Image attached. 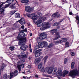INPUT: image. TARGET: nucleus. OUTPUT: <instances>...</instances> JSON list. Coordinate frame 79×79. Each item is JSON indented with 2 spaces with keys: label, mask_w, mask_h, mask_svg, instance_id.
I'll list each match as a JSON object with an SVG mask.
<instances>
[{
  "label": "nucleus",
  "mask_w": 79,
  "mask_h": 79,
  "mask_svg": "<svg viewBox=\"0 0 79 79\" xmlns=\"http://www.w3.org/2000/svg\"><path fill=\"white\" fill-rule=\"evenodd\" d=\"M39 21H38L35 23V24H36L37 27H40V26H42V27L40 28L41 31H43L45 30L47 28H49L50 26H49V23H47L45 24V23H42V19L43 21H45L46 19V17L42 18V15L41 12H39ZM41 23V25L40 24Z\"/></svg>",
  "instance_id": "1"
},
{
  "label": "nucleus",
  "mask_w": 79,
  "mask_h": 79,
  "mask_svg": "<svg viewBox=\"0 0 79 79\" xmlns=\"http://www.w3.org/2000/svg\"><path fill=\"white\" fill-rule=\"evenodd\" d=\"M19 37H17V39H19V40H20V42L19 43L20 45H24V42L26 43L27 41L26 37H24L26 36V35L24 32H20L19 33Z\"/></svg>",
  "instance_id": "2"
},
{
  "label": "nucleus",
  "mask_w": 79,
  "mask_h": 79,
  "mask_svg": "<svg viewBox=\"0 0 79 79\" xmlns=\"http://www.w3.org/2000/svg\"><path fill=\"white\" fill-rule=\"evenodd\" d=\"M57 69L56 67H50L48 68L47 67L44 69V72L47 73V72L48 74H55L56 73V71Z\"/></svg>",
  "instance_id": "3"
},
{
  "label": "nucleus",
  "mask_w": 79,
  "mask_h": 79,
  "mask_svg": "<svg viewBox=\"0 0 79 79\" xmlns=\"http://www.w3.org/2000/svg\"><path fill=\"white\" fill-rule=\"evenodd\" d=\"M3 3L2 4L0 5V12H1L0 13V16L1 18H3V16L5 15V14L4 12V11H5V9L6 8H8V7L9 6V5H10L9 4H6L4 7L1 8V7L3 6Z\"/></svg>",
  "instance_id": "4"
},
{
  "label": "nucleus",
  "mask_w": 79,
  "mask_h": 79,
  "mask_svg": "<svg viewBox=\"0 0 79 79\" xmlns=\"http://www.w3.org/2000/svg\"><path fill=\"white\" fill-rule=\"evenodd\" d=\"M47 42L45 41L43 42H39L38 43V45L40 48H43L44 47H46L47 46Z\"/></svg>",
  "instance_id": "5"
},
{
  "label": "nucleus",
  "mask_w": 79,
  "mask_h": 79,
  "mask_svg": "<svg viewBox=\"0 0 79 79\" xmlns=\"http://www.w3.org/2000/svg\"><path fill=\"white\" fill-rule=\"evenodd\" d=\"M47 37V34L45 32H43L40 34L39 39H40V40H42L46 39Z\"/></svg>",
  "instance_id": "6"
},
{
  "label": "nucleus",
  "mask_w": 79,
  "mask_h": 79,
  "mask_svg": "<svg viewBox=\"0 0 79 79\" xmlns=\"http://www.w3.org/2000/svg\"><path fill=\"white\" fill-rule=\"evenodd\" d=\"M17 73H18V71L16 70H14V72L10 73V77L9 79H11V78H12L13 76H14L15 77V76H16L18 75Z\"/></svg>",
  "instance_id": "7"
},
{
  "label": "nucleus",
  "mask_w": 79,
  "mask_h": 79,
  "mask_svg": "<svg viewBox=\"0 0 79 79\" xmlns=\"http://www.w3.org/2000/svg\"><path fill=\"white\" fill-rule=\"evenodd\" d=\"M38 16V17L37 18V15H35L34 16H33L32 17V19L33 20V23H35V22H36V21H37L36 22H37V21H39V13Z\"/></svg>",
  "instance_id": "8"
},
{
  "label": "nucleus",
  "mask_w": 79,
  "mask_h": 79,
  "mask_svg": "<svg viewBox=\"0 0 79 79\" xmlns=\"http://www.w3.org/2000/svg\"><path fill=\"white\" fill-rule=\"evenodd\" d=\"M25 10V11L28 13H31L32 12V8L29 6H26Z\"/></svg>",
  "instance_id": "9"
},
{
  "label": "nucleus",
  "mask_w": 79,
  "mask_h": 79,
  "mask_svg": "<svg viewBox=\"0 0 79 79\" xmlns=\"http://www.w3.org/2000/svg\"><path fill=\"white\" fill-rule=\"evenodd\" d=\"M56 74L57 76H61L62 74V71H61V69L59 68L58 71L56 73Z\"/></svg>",
  "instance_id": "10"
},
{
  "label": "nucleus",
  "mask_w": 79,
  "mask_h": 79,
  "mask_svg": "<svg viewBox=\"0 0 79 79\" xmlns=\"http://www.w3.org/2000/svg\"><path fill=\"white\" fill-rule=\"evenodd\" d=\"M62 40H59L55 42V44H60V43H63V42H66L67 41V39L65 38H63L62 39Z\"/></svg>",
  "instance_id": "11"
},
{
  "label": "nucleus",
  "mask_w": 79,
  "mask_h": 79,
  "mask_svg": "<svg viewBox=\"0 0 79 79\" xmlns=\"http://www.w3.org/2000/svg\"><path fill=\"white\" fill-rule=\"evenodd\" d=\"M28 48V46L27 45H25V44H24V45H22V46L20 47V49L22 50H23V51H26Z\"/></svg>",
  "instance_id": "12"
},
{
  "label": "nucleus",
  "mask_w": 79,
  "mask_h": 79,
  "mask_svg": "<svg viewBox=\"0 0 79 79\" xmlns=\"http://www.w3.org/2000/svg\"><path fill=\"white\" fill-rule=\"evenodd\" d=\"M19 23L20 24H24L26 23V21L24 20V19L22 18L19 20Z\"/></svg>",
  "instance_id": "13"
},
{
  "label": "nucleus",
  "mask_w": 79,
  "mask_h": 79,
  "mask_svg": "<svg viewBox=\"0 0 79 79\" xmlns=\"http://www.w3.org/2000/svg\"><path fill=\"white\" fill-rule=\"evenodd\" d=\"M52 17H54L55 18H59L60 17V15L58 14V12H56L53 14L52 15Z\"/></svg>",
  "instance_id": "14"
},
{
  "label": "nucleus",
  "mask_w": 79,
  "mask_h": 79,
  "mask_svg": "<svg viewBox=\"0 0 79 79\" xmlns=\"http://www.w3.org/2000/svg\"><path fill=\"white\" fill-rule=\"evenodd\" d=\"M19 59H21V58H27V56L26 54H24L19 56Z\"/></svg>",
  "instance_id": "15"
},
{
  "label": "nucleus",
  "mask_w": 79,
  "mask_h": 79,
  "mask_svg": "<svg viewBox=\"0 0 79 79\" xmlns=\"http://www.w3.org/2000/svg\"><path fill=\"white\" fill-rule=\"evenodd\" d=\"M9 77H10V76L7 74H4L3 75V78L5 79H8Z\"/></svg>",
  "instance_id": "16"
},
{
  "label": "nucleus",
  "mask_w": 79,
  "mask_h": 79,
  "mask_svg": "<svg viewBox=\"0 0 79 79\" xmlns=\"http://www.w3.org/2000/svg\"><path fill=\"white\" fill-rule=\"evenodd\" d=\"M13 2H14V0H7L5 3H8V4H11Z\"/></svg>",
  "instance_id": "17"
},
{
  "label": "nucleus",
  "mask_w": 79,
  "mask_h": 79,
  "mask_svg": "<svg viewBox=\"0 0 79 79\" xmlns=\"http://www.w3.org/2000/svg\"><path fill=\"white\" fill-rule=\"evenodd\" d=\"M15 18H21V15L19 13H16L15 14Z\"/></svg>",
  "instance_id": "18"
},
{
  "label": "nucleus",
  "mask_w": 79,
  "mask_h": 79,
  "mask_svg": "<svg viewBox=\"0 0 79 79\" xmlns=\"http://www.w3.org/2000/svg\"><path fill=\"white\" fill-rule=\"evenodd\" d=\"M41 54H42V52H40L39 53L36 52L35 55V57L36 58H37V57H38V56H39L41 55Z\"/></svg>",
  "instance_id": "19"
},
{
  "label": "nucleus",
  "mask_w": 79,
  "mask_h": 79,
  "mask_svg": "<svg viewBox=\"0 0 79 79\" xmlns=\"http://www.w3.org/2000/svg\"><path fill=\"white\" fill-rule=\"evenodd\" d=\"M15 5H16V3H14L10 7V8H11L12 9H14V8H16V6H15Z\"/></svg>",
  "instance_id": "20"
},
{
  "label": "nucleus",
  "mask_w": 79,
  "mask_h": 79,
  "mask_svg": "<svg viewBox=\"0 0 79 79\" xmlns=\"http://www.w3.org/2000/svg\"><path fill=\"white\" fill-rule=\"evenodd\" d=\"M42 65H43V63H41L38 65V68L39 69H40L42 67Z\"/></svg>",
  "instance_id": "21"
},
{
  "label": "nucleus",
  "mask_w": 79,
  "mask_h": 79,
  "mask_svg": "<svg viewBox=\"0 0 79 79\" xmlns=\"http://www.w3.org/2000/svg\"><path fill=\"white\" fill-rule=\"evenodd\" d=\"M40 60L39 58H38L37 59H35V64H37V63H39V62H40Z\"/></svg>",
  "instance_id": "22"
},
{
  "label": "nucleus",
  "mask_w": 79,
  "mask_h": 79,
  "mask_svg": "<svg viewBox=\"0 0 79 79\" xmlns=\"http://www.w3.org/2000/svg\"><path fill=\"white\" fill-rule=\"evenodd\" d=\"M68 71H67L66 70H65L63 72V77H64V76H65V75H66V74H68Z\"/></svg>",
  "instance_id": "23"
},
{
  "label": "nucleus",
  "mask_w": 79,
  "mask_h": 79,
  "mask_svg": "<svg viewBox=\"0 0 79 79\" xmlns=\"http://www.w3.org/2000/svg\"><path fill=\"white\" fill-rule=\"evenodd\" d=\"M57 31H58V30L56 29H54V30L51 31V32H52V34H53L54 32H56Z\"/></svg>",
  "instance_id": "24"
},
{
  "label": "nucleus",
  "mask_w": 79,
  "mask_h": 79,
  "mask_svg": "<svg viewBox=\"0 0 79 79\" xmlns=\"http://www.w3.org/2000/svg\"><path fill=\"white\" fill-rule=\"evenodd\" d=\"M5 66H6V65L4 63L2 64L1 67V70L2 71H3V69H4V67H5Z\"/></svg>",
  "instance_id": "25"
},
{
  "label": "nucleus",
  "mask_w": 79,
  "mask_h": 79,
  "mask_svg": "<svg viewBox=\"0 0 79 79\" xmlns=\"http://www.w3.org/2000/svg\"><path fill=\"white\" fill-rule=\"evenodd\" d=\"M54 46V44L53 43H51L49 45H48V48H51V47H53Z\"/></svg>",
  "instance_id": "26"
},
{
  "label": "nucleus",
  "mask_w": 79,
  "mask_h": 79,
  "mask_svg": "<svg viewBox=\"0 0 79 79\" xmlns=\"http://www.w3.org/2000/svg\"><path fill=\"white\" fill-rule=\"evenodd\" d=\"M27 16L28 17V18H31V17H32L33 16V15L32 14H26Z\"/></svg>",
  "instance_id": "27"
},
{
  "label": "nucleus",
  "mask_w": 79,
  "mask_h": 79,
  "mask_svg": "<svg viewBox=\"0 0 79 79\" xmlns=\"http://www.w3.org/2000/svg\"><path fill=\"white\" fill-rule=\"evenodd\" d=\"M75 64V63L74 62H73L71 64V68L72 69H73V68H74V66Z\"/></svg>",
  "instance_id": "28"
},
{
  "label": "nucleus",
  "mask_w": 79,
  "mask_h": 79,
  "mask_svg": "<svg viewBox=\"0 0 79 79\" xmlns=\"http://www.w3.org/2000/svg\"><path fill=\"white\" fill-rule=\"evenodd\" d=\"M65 46L66 47H68L69 46V42H67L65 43Z\"/></svg>",
  "instance_id": "29"
},
{
  "label": "nucleus",
  "mask_w": 79,
  "mask_h": 79,
  "mask_svg": "<svg viewBox=\"0 0 79 79\" xmlns=\"http://www.w3.org/2000/svg\"><path fill=\"white\" fill-rule=\"evenodd\" d=\"M60 38H61V36L59 35L58 36H57V37H56L53 40H57V39H60Z\"/></svg>",
  "instance_id": "30"
},
{
  "label": "nucleus",
  "mask_w": 79,
  "mask_h": 79,
  "mask_svg": "<svg viewBox=\"0 0 79 79\" xmlns=\"http://www.w3.org/2000/svg\"><path fill=\"white\" fill-rule=\"evenodd\" d=\"M76 19H77V20H78V22H77V24H79V16H76L75 17Z\"/></svg>",
  "instance_id": "31"
},
{
  "label": "nucleus",
  "mask_w": 79,
  "mask_h": 79,
  "mask_svg": "<svg viewBox=\"0 0 79 79\" xmlns=\"http://www.w3.org/2000/svg\"><path fill=\"white\" fill-rule=\"evenodd\" d=\"M47 58H48V56H46L44 59V63H45V62L47 61Z\"/></svg>",
  "instance_id": "32"
},
{
  "label": "nucleus",
  "mask_w": 79,
  "mask_h": 79,
  "mask_svg": "<svg viewBox=\"0 0 79 79\" xmlns=\"http://www.w3.org/2000/svg\"><path fill=\"white\" fill-rule=\"evenodd\" d=\"M10 49L11 51H13V50L15 49V47L13 46L10 47Z\"/></svg>",
  "instance_id": "33"
},
{
  "label": "nucleus",
  "mask_w": 79,
  "mask_h": 79,
  "mask_svg": "<svg viewBox=\"0 0 79 79\" xmlns=\"http://www.w3.org/2000/svg\"><path fill=\"white\" fill-rule=\"evenodd\" d=\"M14 27H16L17 28H18L20 27V26L18 24L17 25L16 24H15V25H14Z\"/></svg>",
  "instance_id": "34"
},
{
  "label": "nucleus",
  "mask_w": 79,
  "mask_h": 79,
  "mask_svg": "<svg viewBox=\"0 0 79 79\" xmlns=\"http://www.w3.org/2000/svg\"><path fill=\"white\" fill-rule=\"evenodd\" d=\"M17 67L19 71H21V65H18Z\"/></svg>",
  "instance_id": "35"
},
{
  "label": "nucleus",
  "mask_w": 79,
  "mask_h": 79,
  "mask_svg": "<svg viewBox=\"0 0 79 79\" xmlns=\"http://www.w3.org/2000/svg\"><path fill=\"white\" fill-rule=\"evenodd\" d=\"M39 48H40V47H39V45H38V46H36L35 47V50H37V49H39Z\"/></svg>",
  "instance_id": "36"
},
{
  "label": "nucleus",
  "mask_w": 79,
  "mask_h": 79,
  "mask_svg": "<svg viewBox=\"0 0 79 79\" xmlns=\"http://www.w3.org/2000/svg\"><path fill=\"white\" fill-rule=\"evenodd\" d=\"M58 25H59V23H55L54 24H53V26H58Z\"/></svg>",
  "instance_id": "37"
},
{
  "label": "nucleus",
  "mask_w": 79,
  "mask_h": 79,
  "mask_svg": "<svg viewBox=\"0 0 79 79\" xmlns=\"http://www.w3.org/2000/svg\"><path fill=\"white\" fill-rule=\"evenodd\" d=\"M42 49H39L36 51V53H40V52L42 51Z\"/></svg>",
  "instance_id": "38"
},
{
  "label": "nucleus",
  "mask_w": 79,
  "mask_h": 79,
  "mask_svg": "<svg viewBox=\"0 0 79 79\" xmlns=\"http://www.w3.org/2000/svg\"><path fill=\"white\" fill-rule=\"evenodd\" d=\"M15 12H16V11H15V10L11 11V13L12 14L11 15H13V14H14V13H15Z\"/></svg>",
  "instance_id": "39"
},
{
  "label": "nucleus",
  "mask_w": 79,
  "mask_h": 79,
  "mask_svg": "<svg viewBox=\"0 0 79 79\" xmlns=\"http://www.w3.org/2000/svg\"><path fill=\"white\" fill-rule=\"evenodd\" d=\"M67 61H68V59H67V58L65 59L64 60V64H66V62H67Z\"/></svg>",
  "instance_id": "40"
},
{
  "label": "nucleus",
  "mask_w": 79,
  "mask_h": 79,
  "mask_svg": "<svg viewBox=\"0 0 79 79\" xmlns=\"http://www.w3.org/2000/svg\"><path fill=\"white\" fill-rule=\"evenodd\" d=\"M41 72H45V69H44V68H42L41 69Z\"/></svg>",
  "instance_id": "41"
},
{
  "label": "nucleus",
  "mask_w": 79,
  "mask_h": 79,
  "mask_svg": "<svg viewBox=\"0 0 79 79\" xmlns=\"http://www.w3.org/2000/svg\"><path fill=\"white\" fill-rule=\"evenodd\" d=\"M42 58H43V56H40L38 58L40 61L41 60H42Z\"/></svg>",
  "instance_id": "42"
},
{
  "label": "nucleus",
  "mask_w": 79,
  "mask_h": 79,
  "mask_svg": "<svg viewBox=\"0 0 79 79\" xmlns=\"http://www.w3.org/2000/svg\"><path fill=\"white\" fill-rule=\"evenodd\" d=\"M29 2V1L28 0H25V3H26Z\"/></svg>",
  "instance_id": "43"
},
{
  "label": "nucleus",
  "mask_w": 79,
  "mask_h": 79,
  "mask_svg": "<svg viewBox=\"0 0 79 79\" xmlns=\"http://www.w3.org/2000/svg\"><path fill=\"white\" fill-rule=\"evenodd\" d=\"M20 60H21V61H25V59H23L22 58V57H20Z\"/></svg>",
  "instance_id": "44"
},
{
  "label": "nucleus",
  "mask_w": 79,
  "mask_h": 79,
  "mask_svg": "<svg viewBox=\"0 0 79 79\" xmlns=\"http://www.w3.org/2000/svg\"><path fill=\"white\" fill-rule=\"evenodd\" d=\"M71 54L72 56H74V53L73 52H71Z\"/></svg>",
  "instance_id": "45"
},
{
  "label": "nucleus",
  "mask_w": 79,
  "mask_h": 79,
  "mask_svg": "<svg viewBox=\"0 0 79 79\" xmlns=\"http://www.w3.org/2000/svg\"><path fill=\"white\" fill-rule=\"evenodd\" d=\"M21 2L23 3H25V0H22L21 1Z\"/></svg>",
  "instance_id": "46"
},
{
  "label": "nucleus",
  "mask_w": 79,
  "mask_h": 79,
  "mask_svg": "<svg viewBox=\"0 0 79 79\" xmlns=\"http://www.w3.org/2000/svg\"><path fill=\"white\" fill-rule=\"evenodd\" d=\"M59 34H60V33L59 32H58L56 33V35H59Z\"/></svg>",
  "instance_id": "47"
},
{
  "label": "nucleus",
  "mask_w": 79,
  "mask_h": 79,
  "mask_svg": "<svg viewBox=\"0 0 79 79\" xmlns=\"http://www.w3.org/2000/svg\"><path fill=\"white\" fill-rule=\"evenodd\" d=\"M21 28L22 29H24V26L23 25L21 27Z\"/></svg>",
  "instance_id": "48"
},
{
  "label": "nucleus",
  "mask_w": 79,
  "mask_h": 79,
  "mask_svg": "<svg viewBox=\"0 0 79 79\" xmlns=\"http://www.w3.org/2000/svg\"><path fill=\"white\" fill-rule=\"evenodd\" d=\"M28 68H29V69H30V68H31V66L30 65H29L28 66Z\"/></svg>",
  "instance_id": "49"
},
{
  "label": "nucleus",
  "mask_w": 79,
  "mask_h": 79,
  "mask_svg": "<svg viewBox=\"0 0 79 79\" xmlns=\"http://www.w3.org/2000/svg\"><path fill=\"white\" fill-rule=\"evenodd\" d=\"M25 53V52H21V54L22 55H23V54H24Z\"/></svg>",
  "instance_id": "50"
},
{
  "label": "nucleus",
  "mask_w": 79,
  "mask_h": 79,
  "mask_svg": "<svg viewBox=\"0 0 79 79\" xmlns=\"http://www.w3.org/2000/svg\"><path fill=\"white\" fill-rule=\"evenodd\" d=\"M69 15H73V13H72L71 12H69Z\"/></svg>",
  "instance_id": "51"
},
{
  "label": "nucleus",
  "mask_w": 79,
  "mask_h": 79,
  "mask_svg": "<svg viewBox=\"0 0 79 79\" xmlns=\"http://www.w3.org/2000/svg\"><path fill=\"white\" fill-rule=\"evenodd\" d=\"M30 52H32V49L31 48H30Z\"/></svg>",
  "instance_id": "52"
},
{
  "label": "nucleus",
  "mask_w": 79,
  "mask_h": 79,
  "mask_svg": "<svg viewBox=\"0 0 79 79\" xmlns=\"http://www.w3.org/2000/svg\"><path fill=\"white\" fill-rule=\"evenodd\" d=\"M57 28H58V29H60V26H57Z\"/></svg>",
  "instance_id": "53"
},
{
  "label": "nucleus",
  "mask_w": 79,
  "mask_h": 79,
  "mask_svg": "<svg viewBox=\"0 0 79 79\" xmlns=\"http://www.w3.org/2000/svg\"><path fill=\"white\" fill-rule=\"evenodd\" d=\"M35 77H38V75H35Z\"/></svg>",
  "instance_id": "54"
},
{
  "label": "nucleus",
  "mask_w": 79,
  "mask_h": 79,
  "mask_svg": "<svg viewBox=\"0 0 79 79\" xmlns=\"http://www.w3.org/2000/svg\"><path fill=\"white\" fill-rule=\"evenodd\" d=\"M29 48H31V45L30 44L29 45Z\"/></svg>",
  "instance_id": "55"
},
{
  "label": "nucleus",
  "mask_w": 79,
  "mask_h": 79,
  "mask_svg": "<svg viewBox=\"0 0 79 79\" xmlns=\"http://www.w3.org/2000/svg\"><path fill=\"white\" fill-rule=\"evenodd\" d=\"M18 63H19L18 64H20V61H18Z\"/></svg>",
  "instance_id": "56"
},
{
  "label": "nucleus",
  "mask_w": 79,
  "mask_h": 79,
  "mask_svg": "<svg viewBox=\"0 0 79 79\" xmlns=\"http://www.w3.org/2000/svg\"><path fill=\"white\" fill-rule=\"evenodd\" d=\"M30 35L31 36H32V33H30Z\"/></svg>",
  "instance_id": "57"
},
{
  "label": "nucleus",
  "mask_w": 79,
  "mask_h": 79,
  "mask_svg": "<svg viewBox=\"0 0 79 79\" xmlns=\"http://www.w3.org/2000/svg\"><path fill=\"white\" fill-rule=\"evenodd\" d=\"M23 78L24 79H26V77H24V76L23 77Z\"/></svg>",
  "instance_id": "58"
},
{
  "label": "nucleus",
  "mask_w": 79,
  "mask_h": 79,
  "mask_svg": "<svg viewBox=\"0 0 79 79\" xmlns=\"http://www.w3.org/2000/svg\"><path fill=\"white\" fill-rule=\"evenodd\" d=\"M23 15H24V16H26V14H23Z\"/></svg>",
  "instance_id": "59"
},
{
  "label": "nucleus",
  "mask_w": 79,
  "mask_h": 79,
  "mask_svg": "<svg viewBox=\"0 0 79 79\" xmlns=\"http://www.w3.org/2000/svg\"><path fill=\"white\" fill-rule=\"evenodd\" d=\"M12 29L13 30H14V29H15V28H12Z\"/></svg>",
  "instance_id": "60"
},
{
  "label": "nucleus",
  "mask_w": 79,
  "mask_h": 79,
  "mask_svg": "<svg viewBox=\"0 0 79 79\" xmlns=\"http://www.w3.org/2000/svg\"><path fill=\"white\" fill-rule=\"evenodd\" d=\"M27 31V30L26 29H25V31Z\"/></svg>",
  "instance_id": "61"
},
{
  "label": "nucleus",
  "mask_w": 79,
  "mask_h": 79,
  "mask_svg": "<svg viewBox=\"0 0 79 79\" xmlns=\"http://www.w3.org/2000/svg\"><path fill=\"white\" fill-rule=\"evenodd\" d=\"M22 73H23V74H24V72H23Z\"/></svg>",
  "instance_id": "62"
},
{
  "label": "nucleus",
  "mask_w": 79,
  "mask_h": 79,
  "mask_svg": "<svg viewBox=\"0 0 79 79\" xmlns=\"http://www.w3.org/2000/svg\"><path fill=\"white\" fill-rule=\"evenodd\" d=\"M1 28H2V27H0V29H1Z\"/></svg>",
  "instance_id": "63"
},
{
  "label": "nucleus",
  "mask_w": 79,
  "mask_h": 79,
  "mask_svg": "<svg viewBox=\"0 0 79 79\" xmlns=\"http://www.w3.org/2000/svg\"><path fill=\"white\" fill-rule=\"evenodd\" d=\"M29 59L30 60L31 59V58H30L29 57Z\"/></svg>",
  "instance_id": "64"
}]
</instances>
